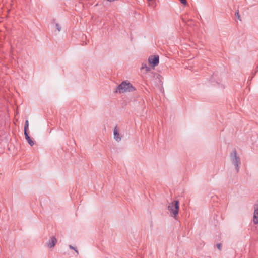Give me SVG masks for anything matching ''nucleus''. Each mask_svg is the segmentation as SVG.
I'll return each mask as SVG.
<instances>
[{
	"mask_svg": "<svg viewBox=\"0 0 258 258\" xmlns=\"http://www.w3.org/2000/svg\"><path fill=\"white\" fill-rule=\"evenodd\" d=\"M229 161L232 166H234L235 171L238 173L241 164V158L236 150H233L229 155Z\"/></svg>",
	"mask_w": 258,
	"mask_h": 258,
	"instance_id": "nucleus-1",
	"label": "nucleus"
},
{
	"mask_svg": "<svg viewBox=\"0 0 258 258\" xmlns=\"http://www.w3.org/2000/svg\"><path fill=\"white\" fill-rule=\"evenodd\" d=\"M135 90V88L133 85L128 81H125L122 82L116 88L115 92L116 93H124L130 92H132Z\"/></svg>",
	"mask_w": 258,
	"mask_h": 258,
	"instance_id": "nucleus-2",
	"label": "nucleus"
},
{
	"mask_svg": "<svg viewBox=\"0 0 258 258\" xmlns=\"http://www.w3.org/2000/svg\"><path fill=\"white\" fill-rule=\"evenodd\" d=\"M179 209V202L177 200H174L171 202L169 203L168 206V210L170 212L171 216H173L175 218L178 214Z\"/></svg>",
	"mask_w": 258,
	"mask_h": 258,
	"instance_id": "nucleus-3",
	"label": "nucleus"
},
{
	"mask_svg": "<svg viewBox=\"0 0 258 258\" xmlns=\"http://www.w3.org/2000/svg\"><path fill=\"white\" fill-rule=\"evenodd\" d=\"M148 62L153 67H155L159 64L158 56H151L148 58Z\"/></svg>",
	"mask_w": 258,
	"mask_h": 258,
	"instance_id": "nucleus-4",
	"label": "nucleus"
},
{
	"mask_svg": "<svg viewBox=\"0 0 258 258\" xmlns=\"http://www.w3.org/2000/svg\"><path fill=\"white\" fill-rule=\"evenodd\" d=\"M113 138L117 142H120L122 136L119 133L118 128L116 126L113 129Z\"/></svg>",
	"mask_w": 258,
	"mask_h": 258,
	"instance_id": "nucleus-5",
	"label": "nucleus"
},
{
	"mask_svg": "<svg viewBox=\"0 0 258 258\" xmlns=\"http://www.w3.org/2000/svg\"><path fill=\"white\" fill-rule=\"evenodd\" d=\"M254 211L253 214V223L255 224H258V201L256 202L254 206Z\"/></svg>",
	"mask_w": 258,
	"mask_h": 258,
	"instance_id": "nucleus-6",
	"label": "nucleus"
},
{
	"mask_svg": "<svg viewBox=\"0 0 258 258\" xmlns=\"http://www.w3.org/2000/svg\"><path fill=\"white\" fill-rule=\"evenodd\" d=\"M57 243V239L55 236H52L46 245L48 248L53 247Z\"/></svg>",
	"mask_w": 258,
	"mask_h": 258,
	"instance_id": "nucleus-7",
	"label": "nucleus"
},
{
	"mask_svg": "<svg viewBox=\"0 0 258 258\" xmlns=\"http://www.w3.org/2000/svg\"><path fill=\"white\" fill-rule=\"evenodd\" d=\"M24 135H25V139L27 141L28 143H29V144L32 146L34 145V142H33V141L32 140V139L30 138V137H29V136L28 135V133H24Z\"/></svg>",
	"mask_w": 258,
	"mask_h": 258,
	"instance_id": "nucleus-8",
	"label": "nucleus"
},
{
	"mask_svg": "<svg viewBox=\"0 0 258 258\" xmlns=\"http://www.w3.org/2000/svg\"><path fill=\"white\" fill-rule=\"evenodd\" d=\"M29 127V122L28 120H27L25 121V125H24V133H27V130Z\"/></svg>",
	"mask_w": 258,
	"mask_h": 258,
	"instance_id": "nucleus-9",
	"label": "nucleus"
},
{
	"mask_svg": "<svg viewBox=\"0 0 258 258\" xmlns=\"http://www.w3.org/2000/svg\"><path fill=\"white\" fill-rule=\"evenodd\" d=\"M141 69H144L146 72H149L150 71V68L146 64H143Z\"/></svg>",
	"mask_w": 258,
	"mask_h": 258,
	"instance_id": "nucleus-10",
	"label": "nucleus"
},
{
	"mask_svg": "<svg viewBox=\"0 0 258 258\" xmlns=\"http://www.w3.org/2000/svg\"><path fill=\"white\" fill-rule=\"evenodd\" d=\"M69 248H70L71 249H73V250H74L77 254H79V252H78V251L77 250V249L75 247H74V246H72L71 245H70L69 246Z\"/></svg>",
	"mask_w": 258,
	"mask_h": 258,
	"instance_id": "nucleus-11",
	"label": "nucleus"
},
{
	"mask_svg": "<svg viewBox=\"0 0 258 258\" xmlns=\"http://www.w3.org/2000/svg\"><path fill=\"white\" fill-rule=\"evenodd\" d=\"M56 28L57 30L59 32L61 30V26L58 24H56Z\"/></svg>",
	"mask_w": 258,
	"mask_h": 258,
	"instance_id": "nucleus-12",
	"label": "nucleus"
},
{
	"mask_svg": "<svg viewBox=\"0 0 258 258\" xmlns=\"http://www.w3.org/2000/svg\"><path fill=\"white\" fill-rule=\"evenodd\" d=\"M216 246H217V247L218 249H219V250H221V247H222V244L221 243L217 244Z\"/></svg>",
	"mask_w": 258,
	"mask_h": 258,
	"instance_id": "nucleus-13",
	"label": "nucleus"
}]
</instances>
